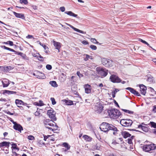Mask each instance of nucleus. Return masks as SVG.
I'll use <instances>...</instances> for the list:
<instances>
[{"label": "nucleus", "mask_w": 156, "mask_h": 156, "mask_svg": "<svg viewBox=\"0 0 156 156\" xmlns=\"http://www.w3.org/2000/svg\"><path fill=\"white\" fill-rule=\"evenodd\" d=\"M100 128L101 131L105 132H107L109 130H111L114 135H116L118 131L116 127L106 122H102L100 125Z\"/></svg>", "instance_id": "obj_1"}, {"label": "nucleus", "mask_w": 156, "mask_h": 156, "mask_svg": "<svg viewBox=\"0 0 156 156\" xmlns=\"http://www.w3.org/2000/svg\"><path fill=\"white\" fill-rule=\"evenodd\" d=\"M44 123L45 127L51 131H53L58 129V126L56 123L49 119L44 120Z\"/></svg>", "instance_id": "obj_2"}, {"label": "nucleus", "mask_w": 156, "mask_h": 156, "mask_svg": "<svg viewBox=\"0 0 156 156\" xmlns=\"http://www.w3.org/2000/svg\"><path fill=\"white\" fill-rule=\"evenodd\" d=\"M156 148V144L152 143H150L148 144H144L142 146L143 151L149 153H152Z\"/></svg>", "instance_id": "obj_3"}, {"label": "nucleus", "mask_w": 156, "mask_h": 156, "mask_svg": "<svg viewBox=\"0 0 156 156\" xmlns=\"http://www.w3.org/2000/svg\"><path fill=\"white\" fill-rule=\"evenodd\" d=\"M108 114L112 119H117L121 115L119 110L116 109H112L108 111Z\"/></svg>", "instance_id": "obj_4"}, {"label": "nucleus", "mask_w": 156, "mask_h": 156, "mask_svg": "<svg viewBox=\"0 0 156 156\" xmlns=\"http://www.w3.org/2000/svg\"><path fill=\"white\" fill-rule=\"evenodd\" d=\"M96 70L98 73L102 78L105 77L108 74V70L105 68L98 67L97 68Z\"/></svg>", "instance_id": "obj_5"}, {"label": "nucleus", "mask_w": 156, "mask_h": 156, "mask_svg": "<svg viewBox=\"0 0 156 156\" xmlns=\"http://www.w3.org/2000/svg\"><path fill=\"white\" fill-rule=\"evenodd\" d=\"M120 123L121 125L123 126L128 127L131 126L133 122L132 121L129 119H123L121 120Z\"/></svg>", "instance_id": "obj_6"}, {"label": "nucleus", "mask_w": 156, "mask_h": 156, "mask_svg": "<svg viewBox=\"0 0 156 156\" xmlns=\"http://www.w3.org/2000/svg\"><path fill=\"white\" fill-rule=\"evenodd\" d=\"M47 114L51 119L54 121H55L56 120V118L55 116L56 112L52 109L48 110Z\"/></svg>", "instance_id": "obj_7"}, {"label": "nucleus", "mask_w": 156, "mask_h": 156, "mask_svg": "<svg viewBox=\"0 0 156 156\" xmlns=\"http://www.w3.org/2000/svg\"><path fill=\"white\" fill-rule=\"evenodd\" d=\"M113 61L112 60L106 58H103L102 60V64L107 67L112 66Z\"/></svg>", "instance_id": "obj_8"}, {"label": "nucleus", "mask_w": 156, "mask_h": 156, "mask_svg": "<svg viewBox=\"0 0 156 156\" xmlns=\"http://www.w3.org/2000/svg\"><path fill=\"white\" fill-rule=\"evenodd\" d=\"M109 79L111 81L114 83H119L121 81V80L118 76L114 74L111 75Z\"/></svg>", "instance_id": "obj_9"}, {"label": "nucleus", "mask_w": 156, "mask_h": 156, "mask_svg": "<svg viewBox=\"0 0 156 156\" xmlns=\"http://www.w3.org/2000/svg\"><path fill=\"white\" fill-rule=\"evenodd\" d=\"M12 123L14 124L13 126V129L16 130L18 131L20 133L21 131L23 130L22 126L20 124L17 123L16 122L12 121Z\"/></svg>", "instance_id": "obj_10"}, {"label": "nucleus", "mask_w": 156, "mask_h": 156, "mask_svg": "<svg viewBox=\"0 0 156 156\" xmlns=\"http://www.w3.org/2000/svg\"><path fill=\"white\" fill-rule=\"evenodd\" d=\"M52 42L54 46L55 47V49L58 50V52H59L61 48V44L59 42H56L54 40H53L52 41Z\"/></svg>", "instance_id": "obj_11"}, {"label": "nucleus", "mask_w": 156, "mask_h": 156, "mask_svg": "<svg viewBox=\"0 0 156 156\" xmlns=\"http://www.w3.org/2000/svg\"><path fill=\"white\" fill-rule=\"evenodd\" d=\"M140 94L143 95H145L146 92L147 87L144 85L141 84L140 86Z\"/></svg>", "instance_id": "obj_12"}, {"label": "nucleus", "mask_w": 156, "mask_h": 156, "mask_svg": "<svg viewBox=\"0 0 156 156\" xmlns=\"http://www.w3.org/2000/svg\"><path fill=\"white\" fill-rule=\"evenodd\" d=\"M85 92L86 94H90L91 92V86L88 84H85L84 85Z\"/></svg>", "instance_id": "obj_13"}, {"label": "nucleus", "mask_w": 156, "mask_h": 156, "mask_svg": "<svg viewBox=\"0 0 156 156\" xmlns=\"http://www.w3.org/2000/svg\"><path fill=\"white\" fill-rule=\"evenodd\" d=\"M2 47L3 48L7 50H9V51H11L15 52V54H17L18 55H20V56H23V55H24L23 53H22L21 52H18L15 51V50H14L13 49H11V48L7 47H6L5 46H4Z\"/></svg>", "instance_id": "obj_14"}, {"label": "nucleus", "mask_w": 156, "mask_h": 156, "mask_svg": "<svg viewBox=\"0 0 156 156\" xmlns=\"http://www.w3.org/2000/svg\"><path fill=\"white\" fill-rule=\"evenodd\" d=\"M126 90H128L131 93L133 94L134 95H136L137 96H140V94L137 91L135 90L134 89L128 87L126 88Z\"/></svg>", "instance_id": "obj_15"}, {"label": "nucleus", "mask_w": 156, "mask_h": 156, "mask_svg": "<svg viewBox=\"0 0 156 156\" xmlns=\"http://www.w3.org/2000/svg\"><path fill=\"white\" fill-rule=\"evenodd\" d=\"M10 82L8 79H4L2 81L3 87H7L10 83Z\"/></svg>", "instance_id": "obj_16"}, {"label": "nucleus", "mask_w": 156, "mask_h": 156, "mask_svg": "<svg viewBox=\"0 0 156 156\" xmlns=\"http://www.w3.org/2000/svg\"><path fill=\"white\" fill-rule=\"evenodd\" d=\"M66 24L67 25L69 26L72 29H73L75 31H76L82 34H86V32H84L83 31L80 30L76 28L69 24L66 23Z\"/></svg>", "instance_id": "obj_17"}, {"label": "nucleus", "mask_w": 156, "mask_h": 156, "mask_svg": "<svg viewBox=\"0 0 156 156\" xmlns=\"http://www.w3.org/2000/svg\"><path fill=\"white\" fill-rule=\"evenodd\" d=\"M13 13L15 16L17 18L24 19L25 18L24 14L22 13H16V12H13Z\"/></svg>", "instance_id": "obj_18"}, {"label": "nucleus", "mask_w": 156, "mask_h": 156, "mask_svg": "<svg viewBox=\"0 0 156 156\" xmlns=\"http://www.w3.org/2000/svg\"><path fill=\"white\" fill-rule=\"evenodd\" d=\"M123 141V139L122 138H120L116 139V140H113L112 144H119Z\"/></svg>", "instance_id": "obj_19"}, {"label": "nucleus", "mask_w": 156, "mask_h": 156, "mask_svg": "<svg viewBox=\"0 0 156 156\" xmlns=\"http://www.w3.org/2000/svg\"><path fill=\"white\" fill-rule=\"evenodd\" d=\"M37 78L39 79H44L45 76L44 74L40 72H38L37 75H36Z\"/></svg>", "instance_id": "obj_20"}, {"label": "nucleus", "mask_w": 156, "mask_h": 156, "mask_svg": "<svg viewBox=\"0 0 156 156\" xmlns=\"http://www.w3.org/2000/svg\"><path fill=\"white\" fill-rule=\"evenodd\" d=\"M10 144V143L9 142L3 141L0 143V147H9Z\"/></svg>", "instance_id": "obj_21"}, {"label": "nucleus", "mask_w": 156, "mask_h": 156, "mask_svg": "<svg viewBox=\"0 0 156 156\" xmlns=\"http://www.w3.org/2000/svg\"><path fill=\"white\" fill-rule=\"evenodd\" d=\"M39 44H40L44 48L45 53L47 54H49V48H48V47L45 45L44 44L41 42Z\"/></svg>", "instance_id": "obj_22"}, {"label": "nucleus", "mask_w": 156, "mask_h": 156, "mask_svg": "<svg viewBox=\"0 0 156 156\" xmlns=\"http://www.w3.org/2000/svg\"><path fill=\"white\" fill-rule=\"evenodd\" d=\"M138 128H141L142 130L145 132H147L148 131V127L143 126L141 124L138 125Z\"/></svg>", "instance_id": "obj_23"}, {"label": "nucleus", "mask_w": 156, "mask_h": 156, "mask_svg": "<svg viewBox=\"0 0 156 156\" xmlns=\"http://www.w3.org/2000/svg\"><path fill=\"white\" fill-rule=\"evenodd\" d=\"M83 137L86 141L90 142L92 140V138L91 137L86 135H83Z\"/></svg>", "instance_id": "obj_24"}, {"label": "nucleus", "mask_w": 156, "mask_h": 156, "mask_svg": "<svg viewBox=\"0 0 156 156\" xmlns=\"http://www.w3.org/2000/svg\"><path fill=\"white\" fill-rule=\"evenodd\" d=\"M83 55L85 57L84 58V60L85 61H88L89 59L91 60H93L94 59V58L93 56L89 55L87 54H84Z\"/></svg>", "instance_id": "obj_25"}, {"label": "nucleus", "mask_w": 156, "mask_h": 156, "mask_svg": "<svg viewBox=\"0 0 156 156\" xmlns=\"http://www.w3.org/2000/svg\"><path fill=\"white\" fill-rule=\"evenodd\" d=\"M33 105L36 106H42L44 105V103H43V101H42L41 100L39 101V102H34L33 103Z\"/></svg>", "instance_id": "obj_26"}, {"label": "nucleus", "mask_w": 156, "mask_h": 156, "mask_svg": "<svg viewBox=\"0 0 156 156\" xmlns=\"http://www.w3.org/2000/svg\"><path fill=\"white\" fill-rule=\"evenodd\" d=\"M122 135L125 138H126L131 136L128 132L126 131L122 132Z\"/></svg>", "instance_id": "obj_27"}, {"label": "nucleus", "mask_w": 156, "mask_h": 156, "mask_svg": "<svg viewBox=\"0 0 156 156\" xmlns=\"http://www.w3.org/2000/svg\"><path fill=\"white\" fill-rule=\"evenodd\" d=\"M65 13L70 16H72L76 17L77 16V15L75 14L72 11H66L65 12Z\"/></svg>", "instance_id": "obj_28"}, {"label": "nucleus", "mask_w": 156, "mask_h": 156, "mask_svg": "<svg viewBox=\"0 0 156 156\" xmlns=\"http://www.w3.org/2000/svg\"><path fill=\"white\" fill-rule=\"evenodd\" d=\"M63 101L67 105H72L73 104V102L72 101L70 100H63Z\"/></svg>", "instance_id": "obj_29"}, {"label": "nucleus", "mask_w": 156, "mask_h": 156, "mask_svg": "<svg viewBox=\"0 0 156 156\" xmlns=\"http://www.w3.org/2000/svg\"><path fill=\"white\" fill-rule=\"evenodd\" d=\"M66 78V76L63 73H61V77L60 78V80L62 82H64L65 81Z\"/></svg>", "instance_id": "obj_30"}, {"label": "nucleus", "mask_w": 156, "mask_h": 156, "mask_svg": "<svg viewBox=\"0 0 156 156\" xmlns=\"http://www.w3.org/2000/svg\"><path fill=\"white\" fill-rule=\"evenodd\" d=\"M140 41L143 43L147 44L148 46H149L150 48H151L153 50L155 51H156V50L154 49V48H153L152 47H151V46H150L149 45V44L146 41H145L143 40L142 39H140Z\"/></svg>", "instance_id": "obj_31"}, {"label": "nucleus", "mask_w": 156, "mask_h": 156, "mask_svg": "<svg viewBox=\"0 0 156 156\" xmlns=\"http://www.w3.org/2000/svg\"><path fill=\"white\" fill-rule=\"evenodd\" d=\"M23 102L22 101L19 99H16L15 101V103L17 106L20 105H22Z\"/></svg>", "instance_id": "obj_32"}, {"label": "nucleus", "mask_w": 156, "mask_h": 156, "mask_svg": "<svg viewBox=\"0 0 156 156\" xmlns=\"http://www.w3.org/2000/svg\"><path fill=\"white\" fill-rule=\"evenodd\" d=\"M49 83L53 87H56L58 86V84H57L56 81H50Z\"/></svg>", "instance_id": "obj_33"}, {"label": "nucleus", "mask_w": 156, "mask_h": 156, "mask_svg": "<svg viewBox=\"0 0 156 156\" xmlns=\"http://www.w3.org/2000/svg\"><path fill=\"white\" fill-rule=\"evenodd\" d=\"M147 81L150 83H152L154 81V78L151 76H148L147 79Z\"/></svg>", "instance_id": "obj_34"}, {"label": "nucleus", "mask_w": 156, "mask_h": 156, "mask_svg": "<svg viewBox=\"0 0 156 156\" xmlns=\"http://www.w3.org/2000/svg\"><path fill=\"white\" fill-rule=\"evenodd\" d=\"M122 110L126 113L130 114H133L134 113V112L132 111H130L126 109H122Z\"/></svg>", "instance_id": "obj_35"}, {"label": "nucleus", "mask_w": 156, "mask_h": 156, "mask_svg": "<svg viewBox=\"0 0 156 156\" xmlns=\"http://www.w3.org/2000/svg\"><path fill=\"white\" fill-rule=\"evenodd\" d=\"M120 143H121V147L123 150H125L127 149V148L125 145L126 144L124 143L123 141Z\"/></svg>", "instance_id": "obj_36"}, {"label": "nucleus", "mask_w": 156, "mask_h": 156, "mask_svg": "<svg viewBox=\"0 0 156 156\" xmlns=\"http://www.w3.org/2000/svg\"><path fill=\"white\" fill-rule=\"evenodd\" d=\"M3 44H9L11 46H13L14 45L13 42L11 41H8L7 42H3Z\"/></svg>", "instance_id": "obj_37"}, {"label": "nucleus", "mask_w": 156, "mask_h": 156, "mask_svg": "<svg viewBox=\"0 0 156 156\" xmlns=\"http://www.w3.org/2000/svg\"><path fill=\"white\" fill-rule=\"evenodd\" d=\"M133 137L134 136H132V137H131L130 138H129L128 139V144H129L130 145V146H131V145L132 146L133 145L132 140Z\"/></svg>", "instance_id": "obj_38"}, {"label": "nucleus", "mask_w": 156, "mask_h": 156, "mask_svg": "<svg viewBox=\"0 0 156 156\" xmlns=\"http://www.w3.org/2000/svg\"><path fill=\"white\" fill-rule=\"evenodd\" d=\"M12 148L14 149H16L19 151V148L17 146V145L16 144L12 143Z\"/></svg>", "instance_id": "obj_39"}, {"label": "nucleus", "mask_w": 156, "mask_h": 156, "mask_svg": "<svg viewBox=\"0 0 156 156\" xmlns=\"http://www.w3.org/2000/svg\"><path fill=\"white\" fill-rule=\"evenodd\" d=\"M149 124L151 125V127L156 128V123L153 122H150Z\"/></svg>", "instance_id": "obj_40"}, {"label": "nucleus", "mask_w": 156, "mask_h": 156, "mask_svg": "<svg viewBox=\"0 0 156 156\" xmlns=\"http://www.w3.org/2000/svg\"><path fill=\"white\" fill-rule=\"evenodd\" d=\"M91 41L94 44H98L99 42L97 41V40L95 38H91L90 39Z\"/></svg>", "instance_id": "obj_41"}, {"label": "nucleus", "mask_w": 156, "mask_h": 156, "mask_svg": "<svg viewBox=\"0 0 156 156\" xmlns=\"http://www.w3.org/2000/svg\"><path fill=\"white\" fill-rule=\"evenodd\" d=\"M20 3H23L24 5H27L28 3V0H20Z\"/></svg>", "instance_id": "obj_42"}, {"label": "nucleus", "mask_w": 156, "mask_h": 156, "mask_svg": "<svg viewBox=\"0 0 156 156\" xmlns=\"http://www.w3.org/2000/svg\"><path fill=\"white\" fill-rule=\"evenodd\" d=\"M64 146L66 148L67 150L69 149L70 148V146L69 145L68 143H64L63 144Z\"/></svg>", "instance_id": "obj_43"}, {"label": "nucleus", "mask_w": 156, "mask_h": 156, "mask_svg": "<svg viewBox=\"0 0 156 156\" xmlns=\"http://www.w3.org/2000/svg\"><path fill=\"white\" fill-rule=\"evenodd\" d=\"M32 55L33 57L37 58L39 56L40 54L38 53H32Z\"/></svg>", "instance_id": "obj_44"}, {"label": "nucleus", "mask_w": 156, "mask_h": 156, "mask_svg": "<svg viewBox=\"0 0 156 156\" xmlns=\"http://www.w3.org/2000/svg\"><path fill=\"white\" fill-rule=\"evenodd\" d=\"M44 58L40 54L39 56L37 58L40 61L43 62L44 60Z\"/></svg>", "instance_id": "obj_45"}, {"label": "nucleus", "mask_w": 156, "mask_h": 156, "mask_svg": "<svg viewBox=\"0 0 156 156\" xmlns=\"http://www.w3.org/2000/svg\"><path fill=\"white\" fill-rule=\"evenodd\" d=\"M27 139L29 140H35L34 137L32 135H29L28 136Z\"/></svg>", "instance_id": "obj_46"}, {"label": "nucleus", "mask_w": 156, "mask_h": 156, "mask_svg": "<svg viewBox=\"0 0 156 156\" xmlns=\"http://www.w3.org/2000/svg\"><path fill=\"white\" fill-rule=\"evenodd\" d=\"M51 101L52 104L53 105H54L56 104V101H55V98H51L50 99Z\"/></svg>", "instance_id": "obj_47"}, {"label": "nucleus", "mask_w": 156, "mask_h": 156, "mask_svg": "<svg viewBox=\"0 0 156 156\" xmlns=\"http://www.w3.org/2000/svg\"><path fill=\"white\" fill-rule=\"evenodd\" d=\"M90 48L93 50H96L97 49V47L93 45H90Z\"/></svg>", "instance_id": "obj_48"}, {"label": "nucleus", "mask_w": 156, "mask_h": 156, "mask_svg": "<svg viewBox=\"0 0 156 156\" xmlns=\"http://www.w3.org/2000/svg\"><path fill=\"white\" fill-rule=\"evenodd\" d=\"M98 110L99 112H101L103 110V107L101 105L100 107H98Z\"/></svg>", "instance_id": "obj_49"}, {"label": "nucleus", "mask_w": 156, "mask_h": 156, "mask_svg": "<svg viewBox=\"0 0 156 156\" xmlns=\"http://www.w3.org/2000/svg\"><path fill=\"white\" fill-rule=\"evenodd\" d=\"M41 114L39 111L38 110V109H37V111L35 113V115L36 116H39Z\"/></svg>", "instance_id": "obj_50"}, {"label": "nucleus", "mask_w": 156, "mask_h": 156, "mask_svg": "<svg viewBox=\"0 0 156 156\" xmlns=\"http://www.w3.org/2000/svg\"><path fill=\"white\" fill-rule=\"evenodd\" d=\"M46 68L49 70H50L51 69L52 67L51 65L49 64H48L46 66Z\"/></svg>", "instance_id": "obj_51"}, {"label": "nucleus", "mask_w": 156, "mask_h": 156, "mask_svg": "<svg viewBox=\"0 0 156 156\" xmlns=\"http://www.w3.org/2000/svg\"><path fill=\"white\" fill-rule=\"evenodd\" d=\"M76 74L77 76L80 77V78L83 76V75L81 74L80 72L78 71L77 72Z\"/></svg>", "instance_id": "obj_52"}, {"label": "nucleus", "mask_w": 156, "mask_h": 156, "mask_svg": "<svg viewBox=\"0 0 156 156\" xmlns=\"http://www.w3.org/2000/svg\"><path fill=\"white\" fill-rule=\"evenodd\" d=\"M82 43L84 45H87L89 44L88 42L85 40L82 41Z\"/></svg>", "instance_id": "obj_53"}, {"label": "nucleus", "mask_w": 156, "mask_h": 156, "mask_svg": "<svg viewBox=\"0 0 156 156\" xmlns=\"http://www.w3.org/2000/svg\"><path fill=\"white\" fill-rule=\"evenodd\" d=\"M51 136L49 135H48L47 136H44V140L45 141L49 137H50Z\"/></svg>", "instance_id": "obj_54"}, {"label": "nucleus", "mask_w": 156, "mask_h": 156, "mask_svg": "<svg viewBox=\"0 0 156 156\" xmlns=\"http://www.w3.org/2000/svg\"><path fill=\"white\" fill-rule=\"evenodd\" d=\"M26 37L27 39H31L34 38L33 36L30 35H28V36H26Z\"/></svg>", "instance_id": "obj_55"}, {"label": "nucleus", "mask_w": 156, "mask_h": 156, "mask_svg": "<svg viewBox=\"0 0 156 156\" xmlns=\"http://www.w3.org/2000/svg\"><path fill=\"white\" fill-rule=\"evenodd\" d=\"M60 9L62 12H64L65 11V9L64 7L63 6L60 7Z\"/></svg>", "instance_id": "obj_56"}, {"label": "nucleus", "mask_w": 156, "mask_h": 156, "mask_svg": "<svg viewBox=\"0 0 156 156\" xmlns=\"http://www.w3.org/2000/svg\"><path fill=\"white\" fill-rule=\"evenodd\" d=\"M31 7L34 10L37 9V6L36 5H32Z\"/></svg>", "instance_id": "obj_57"}, {"label": "nucleus", "mask_w": 156, "mask_h": 156, "mask_svg": "<svg viewBox=\"0 0 156 156\" xmlns=\"http://www.w3.org/2000/svg\"><path fill=\"white\" fill-rule=\"evenodd\" d=\"M0 101H4V102H6L7 101L6 99L5 98H2L0 99Z\"/></svg>", "instance_id": "obj_58"}, {"label": "nucleus", "mask_w": 156, "mask_h": 156, "mask_svg": "<svg viewBox=\"0 0 156 156\" xmlns=\"http://www.w3.org/2000/svg\"><path fill=\"white\" fill-rule=\"evenodd\" d=\"M17 93L16 91H10V94H16Z\"/></svg>", "instance_id": "obj_59"}, {"label": "nucleus", "mask_w": 156, "mask_h": 156, "mask_svg": "<svg viewBox=\"0 0 156 156\" xmlns=\"http://www.w3.org/2000/svg\"><path fill=\"white\" fill-rule=\"evenodd\" d=\"M152 111L155 112H156V105L153 107Z\"/></svg>", "instance_id": "obj_60"}, {"label": "nucleus", "mask_w": 156, "mask_h": 156, "mask_svg": "<svg viewBox=\"0 0 156 156\" xmlns=\"http://www.w3.org/2000/svg\"><path fill=\"white\" fill-rule=\"evenodd\" d=\"M107 156H116V155L113 153L108 154Z\"/></svg>", "instance_id": "obj_61"}, {"label": "nucleus", "mask_w": 156, "mask_h": 156, "mask_svg": "<svg viewBox=\"0 0 156 156\" xmlns=\"http://www.w3.org/2000/svg\"><path fill=\"white\" fill-rule=\"evenodd\" d=\"M119 91L117 89H115V90L113 92H112L113 93H114L115 94H116V93Z\"/></svg>", "instance_id": "obj_62"}, {"label": "nucleus", "mask_w": 156, "mask_h": 156, "mask_svg": "<svg viewBox=\"0 0 156 156\" xmlns=\"http://www.w3.org/2000/svg\"><path fill=\"white\" fill-rule=\"evenodd\" d=\"M152 133H153L156 135V129L152 130Z\"/></svg>", "instance_id": "obj_63"}, {"label": "nucleus", "mask_w": 156, "mask_h": 156, "mask_svg": "<svg viewBox=\"0 0 156 156\" xmlns=\"http://www.w3.org/2000/svg\"><path fill=\"white\" fill-rule=\"evenodd\" d=\"M152 61L154 62L155 65H156V58L153 59Z\"/></svg>", "instance_id": "obj_64"}]
</instances>
